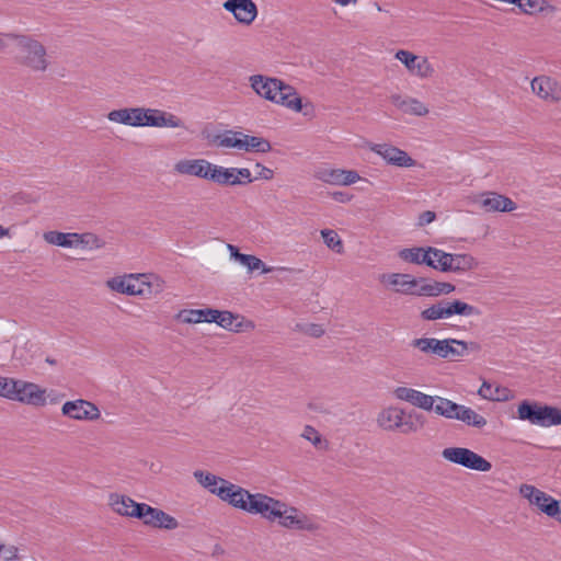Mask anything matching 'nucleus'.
Here are the masks:
<instances>
[{
    "instance_id": "6e6d98bb",
    "label": "nucleus",
    "mask_w": 561,
    "mask_h": 561,
    "mask_svg": "<svg viewBox=\"0 0 561 561\" xmlns=\"http://www.w3.org/2000/svg\"><path fill=\"white\" fill-rule=\"evenodd\" d=\"M227 249L230 253V257L240 263V257H242L244 253H240L239 249L233 244H228Z\"/></svg>"
},
{
    "instance_id": "603ef678",
    "label": "nucleus",
    "mask_w": 561,
    "mask_h": 561,
    "mask_svg": "<svg viewBox=\"0 0 561 561\" xmlns=\"http://www.w3.org/2000/svg\"><path fill=\"white\" fill-rule=\"evenodd\" d=\"M305 332L310 336L320 337L325 331L322 325L312 323L307 325Z\"/></svg>"
},
{
    "instance_id": "f8f14e48",
    "label": "nucleus",
    "mask_w": 561,
    "mask_h": 561,
    "mask_svg": "<svg viewBox=\"0 0 561 561\" xmlns=\"http://www.w3.org/2000/svg\"><path fill=\"white\" fill-rule=\"evenodd\" d=\"M61 415L79 422L98 421L101 417V411L98 405L84 399L66 401L61 407Z\"/></svg>"
},
{
    "instance_id": "3c124183",
    "label": "nucleus",
    "mask_w": 561,
    "mask_h": 561,
    "mask_svg": "<svg viewBox=\"0 0 561 561\" xmlns=\"http://www.w3.org/2000/svg\"><path fill=\"white\" fill-rule=\"evenodd\" d=\"M0 556H2L5 561H15L19 559V549L14 546L5 547L3 545V550Z\"/></svg>"
},
{
    "instance_id": "4468645a",
    "label": "nucleus",
    "mask_w": 561,
    "mask_h": 561,
    "mask_svg": "<svg viewBox=\"0 0 561 561\" xmlns=\"http://www.w3.org/2000/svg\"><path fill=\"white\" fill-rule=\"evenodd\" d=\"M368 149L390 165L413 168L416 164V161L407 151L390 144H369Z\"/></svg>"
},
{
    "instance_id": "2eb2a0df",
    "label": "nucleus",
    "mask_w": 561,
    "mask_h": 561,
    "mask_svg": "<svg viewBox=\"0 0 561 561\" xmlns=\"http://www.w3.org/2000/svg\"><path fill=\"white\" fill-rule=\"evenodd\" d=\"M33 407L46 405V389L34 382L15 379L13 400Z\"/></svg>"
},
{
    "instance_id": "a18cd8bd",
    "label": "nucleus",
    "mask_w": 561,
    "mask_h": 561,
    "mask_svg": "<svg viewBox=\"0 0 561 561\" xmlns=\"http://www.w3.org/2000/svg\"><path fill=\"white\" fill-rule=\"evenodd\" d=\"M301 437L310 442L314 447H320L323 442L321 434L311 425L304 427Z\"/></svg>"
},
{
    "instance_id": "473e14b6",
    "label": "nucleus",
    "mask_w": 561,
    "mask_h": 561,
    "mask_svg": "<svg viewBox=\"0 0 561 561\" xmlns=\"http://www.w3.org/2000/svg\"><path fill=\"white\" fill-rule=\"evenodd\" d=\"M448 272L465 273L478 266V261L467 253H450Z\"/></svg>"
},
{
    "instance_id": "39448f33",
    "label": "nucleus",
    "mask_w": 561,
    "mask_h": 561,
    "mask_svg": "<svg viewBox=\"0 0 561 561\" xmlns=\"http://www.w3.org/2000/svg\"><path fill=\"white\" fill-rule=\"evenodd\" d=\"M4 36L15 43L20 54L19 60L22 65L41 72L48 68L47 51L39 41L32 36L18 33H8Z\"/></svg>"
},
{
    "instance_id": "de8ad7c7",
    "label": "nucleus",
    "mask_w": 561,
    "mask_h": 561,
    "mask_svg": "<svg viewBox=\"0 0 561 561\" xmlns=\"http://www.w3.org/2000/svg\"><path fill=\"white\" fill-rule=\"evenodd\" d=\"M234 174L237 180L240 181L239 185H247L255 181L252 176L250 169L234 167Z\"/></svg>"
},
{
    "instance_id": "393cba45",
    "label": "nucleus",
    "mask_w": 561,
    "mask_h": 561,
    "mask_svg": "<svg viewBox=\"0 0 561 561\" xmlns=\"http://www.w3.org/2000/svg\"><path fill=\"white\" fill-rule=\"evenodd\" d=\"M393 396L400 401L410 403L411 405L431 412L434 396H430L420 390L410 387H397Z\"/></svg>"
},
{
    "instance_id": "5fc2aeb1",
    "label": "nucleus",
    "mask_w": 561,
    "mask_h": 561,
    "mask_svg": "<svg viewBox=\"0 0 561 561\" xmlns=\"http://www.w3.org/2000/svg\"><path fill=\"white\" fill-rule=\"evenodd\" d=\"M436 218V215L434 211L426 210L423 211L419 217V226H426L431 222H433Z\"/></svg>"
},
{
    "instance_id": "0e129e2a",
    "label": "nucleus",
    "mask_w": 561,
    "mask_h": 561,
    "mask_svg": "<svg viewBox=\"0 0 561 561\" xmlns=\"http://www.w3.org/2000/svg\"><path fill=\"white\" fill-rule=\"evenodd\" d=\"M3 545H0V554L2 553Z\"/></svg>"
},
{
    "instance_id": "7ed1b4c3",
    "label": "nucleus",
    "mask_w": 561,
    "mask_h": 561,
    "mask_svg": "<svg viewBox=\"0 0 561 561\" xmlns=\"http://www.w3.org/2000/svg\"><path fill=\"white\" fill-rule=\"evenodd\" d=\"M112 291L128 296L150 298L164 289V280L156 274H125L114 276L106 280Z\"/></svg>"
},
{
    "instance_id": "7c9ffc66",
    "label": "nucleus",
    "mask_w": 561,
    "mask_h": 561,
    "mask_svg": "<svg viewBox=\"0 0 561 561\" xmlns=\"http://www.w3.org/2000/svg\"><path fill=\"white\" fill-rule=\"evenodd\" d=\"M243 133L232 129L225 130L214 138V144L219 148L237 149L242 151Z\"/></svg>"
},
{
    "instance_id": "0eeeda50",
    "label": "nucleus",
    "mask_w": 561,
    "mask_h": 561,
    "mask_svg": "<svg viewBox=\"0 0 561 561\" xmlns=\"http://www.w3.org/2000/svg\"><path fill=\"white\" fill-rule=\"evenodd\" d=\"M517 414L519 420L528 421L533 425L541 427L561 425V411L554 407L525 400L518 404Z\"/></svg>"
},
{
    "instance_id": "9d476101",
    "label": "nucleus",
    "mask_w": 561,
    "mask_h": 561,
    "mask_svg": "<svg viewBox=\"0 0 561 561\" xmlns=\"http://www.w3.org/2000/svg\"><path fill=\"white\" fill-rule=\"evenodd\" d=\"M519 494L549 517L558 519L561 514L559 501L531 484H522Z\"/></svg>"
},
{
    "instance_id": "aec40b11",
    "label": "nucleus",
    "mask_w": 561,
    "mask_h": 561,
    "mask_svg": "<svg viewBox=\"0 0 561 561\" xmlns=\"http://www.w3.org/2000/svg\"><path fill=\"white\" fill-rule=\"evenodd\" d=\"M222 8L244 25H250L257 16V7L252 0H226Z\"/></svg>"
},
{
    "instance_id": "09e8293b",
    "label": "nucleus",
    "mask_w": 561,
    "mask_h": 561,
    "mask_svg": "<svg viewBox=\"0 0 561 561\" xmlns=\"http://www.w3.org/2000/svg\"><path fill=\"white\" fill-rule=\"evenodd\" d=\"M145 107H130L131 127H145Z\"/></svg>"
},
{
    "instance_id": "1a4fd4ad",
    "label": "nucleus",
    "mask_w": 561,
    "mask_h": 561,
    "mask_svg": "<svg viewBox=\"0 0 561 561\" xmlns=\"http://www.w3.org/2000/svg\"><path fill=\"white\" fill-rule=\"evenodd\" d=\"M405 412L403 409L389 405L383 408L377 415V425L383 431H400L403 434H411L417 431V426L412 422L404 420Z\"/></svg>"
},
{
    "instance_id": "423d86ee",
    "label": "nucleus",
    "mask_w": 561,
    "mask_h": 561,
    "mask_svg": "<svg viewBox=\"0 0 561 561\" xmlns=\"http://www.w3.org/2000/svg\"><path fill=\"white\" fill-rule=\"evenodd\" d=\"M431 411L448 420H457L468 426L482 428L486 425V419L471 408L456 403L447 398L434 396Z\"/></svg>"
},
{
    "instance_id": "37998d69",
    "label": "nucleus",
    "mask_w": 561,
    "mask_h": 561,
    "mask_svg": "<svg viewBox=\"0 0 561 561\" xmlns=\"http://www.w3.org/2000/svg\"><path fill=\"white\" fill-rule=\"evenodd\" d=\"M504 391L505 390H501L499 387L493 389L491 383H488L484 381L482 383V386L480 387L478 393L482 398L488 399V400L504 401V400L508 399V397L506 394H504Z\"/></svg>"
},
{
    "instance_id": "20e7f679",
    "label": "nucleus",
    "mask_w": 561,
    "mask_h": 561,
    "mask_svg": "<svg viewBox=\"0 0 561 561\" xmlns=\"http://www.w3.org/2000/svg\"><path fill=\"white\" fill-rule=\"evenodd\" d=\"M411 345L425 354H434L440 358L463 357L469 352H479L481 346L477 342H466L457 339L438 340L435 337H419Z\"/></svg>"
},
{
    "instance_id": "4be33fe9",
    "label": "nucleus",
    "mask_w": 561,
    "mask_h": 561,
    "mask_svg": "<svg viewBox=\"0 0 561 561\" xmlns=\"http://www.w3.org/2000/svg\"><path fill=\"white\" fill-rule=\"evenodd\" d=\"M533 92L546 102L561 101V84L547 76L535 77L531 82Z\"/></svg>"
},
{
    "instance_id": "2f4dec72",
    "label": "nucleus",
    "mask_w": 561,
    "mask_h": 561,
    "mask_svg": "<svg viewBox=\"0 0 561 561\" xmlns=\"http://www.w3.org/2000/svg\"><path fill=\"white\" fill-rule=\"evenodd\" d=\"M398 256L407 263H412L416 265H426L427 263H432L427 253V247H412L404 248L398 252Z\"/></svg>"
},
{
    "instance_id": "680f3d73",
    "label": "nucleus",
    "mask_w": 561,
    "mask_h": 561,
    "mask_svg": "<svg viewBox=\"0 0 561 561\" xmlns=\"http://www.w3.org/2000/svg\"><path fill=\"white\" fill-rule=\"evenodd\" d=\"M520 0H501V2H505V3H511V4H515L518 3Z\"/></svg>"
},
{
    "instance_id": "f03ea898",
    "label": "nucleus",
    "mask_w": 561,
    "mask_h": 561,
    "mask_svg": "<svg viewBox=\"0 0 561 561\" xmlns=\"http://www.w3.org/2000/svg\"><path fill=\"white\" fill-rule=\"evenodd\" d=\"M249 84L263 100L297 113L302 110V101L297 90L279 78L252 75L249 77Z\"/></svg>"
},
{
    "instance_id": "4c0bfd02",
    "label": "nucleus",
    "mask_w": 561,
    "mask_h": 561,
    "mask_svg": "<svg viewBox=\"0 0 561 561\" xmlns=\"http://www.w3.org/2000/svg\"><path fill=\"white\" fill-rule=\"evenodd\" d=\"M44 240L53 245L75 249V232L48 231L44 233Z\"/></svg>"
},
{
    "instance_id": "b1692460",
    "label": "nucleus",
    "mask_w": 561,
    "mask_h": 561,
    "mask_svg": "<svg viewBox=\"0 0 561 561\" xmlns=\"http://www.w3.org/2000/svg\"><path fill=\"white\" fill-rule=\"evenodd\" d=\"M381 280L393 287L394 290L399 294L419 296L417 290L420 286V278L413 277L410 274H386L382 275Z\"/></svg>"
},
{
    "instance_id": "412c9836",
    "label": "nucleus",
    "mask_w": 561,
    "mask_h": 561,
    "mask_svg": "<svg viewBox=\"0 0 561 561\" xmlns=\"http://www.w3.org/2000/svg\"><path fill=\"white\" fill-rule=\"evenodd\" d=\"M213 162L203 159H181L175 162L173 170L180 175L196 176L208 181Z\"/></svg>"
},
{
    "instance_id": "a19ab883",
    "label": "nucleus",
    "mask_w": 561,
    "mask_h": 561,
    "mask_svg": "<svg viewBox=\"0 0 561 561\" xmlns=\"http://www.w3.org/2000/svg\"><path fill=\"white\" fill-rule=\"evenodd\" d=\"M320 233H321L324 244L329 249L335 251L336 253L343 252V250H344L343 242L336 231H334L332 229H322L320 231Z\"/></svg>"
},
{
    "instance_id": "6e6552de",
    "label": "nucleus",
    "mask_w": 561,
    "mask_h": 561,
    "mask_svg": "<svg viewBox=\"0 0 561 561\" xmlns=\"http://www.w3.org/2000/svg\"><path fill=\"white\" fill-rule=\"evenodd\" d=\"M442 457L455 465L470 470L488 472L492 465L485 458L466 447H447L442 451Z\"/></svg>"
},
{
    "instance_id": "8fccbe9b",
    "label": "nucleus",
    "mask_w": 561,
    "mask_h": 561,
    "mask_svg": "<svg viewBox=\"0 0 561 561\" xmlns=\"http://www.w3.org/2000/svg\"><path fill=\"white\" fill-rule=\"evenodd\" d=\"M254 167L257 170V175L254 176L255 181L256 180L270 181L274 178V171L272 169L263 165L260 162H256Z\"/></svg>"
},
{
    "instance_id": "c85d7f7f",
    "label": "nucleus",
    "mask_w": 561,
    "mask_h": 561,
    "mask_svg": "<svg viewBox=\"0 0 561 561\" xmlns=\"http://www.w3.org/2000/svg\"><path fill=\"white\" fill-rule=\"evenodd\" d=\"M456 287L451 283L428 280L420 277L419 296L438 297L455 291Z\"/></svg>"
},
{
    "instance_id": "ea45409f",
    "label": "nucleus",
    "mask_w": 561,
    "mask_h": 561,
    "mask_svg": "<svg viewBox=\"0 0 561 561\" xmlns=\"http://www.w3.org/2000/svg\"><path fill=\"white\" fill-rule=\"evenodd\" d=\"M516 7L525 14L534 15L543 12L552 7L547 0H520Z\"/></svg>"
},
{
    "instance_id": "72a5a7b5",
    "label": "nucleus",
    "mask_w": 561,
    "mask_h": 561,
    "mask_svg": "<svg viewBox=\"0 0 561 561\" xmlns=\"http://www.w3.org/2000/svg\"><path fill=\"white\" fill-rule=\"evenodd\" d=\"M445 306L447 309L448 318L454 316L476 317L480 314V310L477 307L458 299L445 300Z\"/></svg>"
},
{
    "instance_id": "f704fd0d",
    "label": "nucleus",
    "mask_w": 561,
    "mask_h": 561,
    "mask_svg": "<svg viewBox=\"0 0 561 561\" xmlns=\"http://www.w3.org/2000/svg\"><path fill=\"white\" fill-rule=\"evenodd\" d=\"M427 253H428V256L432 261V263H427V266L433 268V270H436V271H439V272H443V273H448V268H450V265L448 264L449 262V256H450V253H447L445 251H443L442 249H438V248H434V247H427Z\"/></svg>"
},
{
    "instance_id": "c756f323",
    "label": "nucleus",
    "mask_w": 561,
    "mask_h": 561,
    "mask_svg": "<svg viewBox=\"0 0 561 561\" xmlns=\"http://www.w3.org/2000/svg\"><path fill=\"white\" fill-rule=\"evenodd\" d=\"M208 181L220 186H239L240 183L234 174V167H224L215 163L211 164Z\"/></svg>"
},
{
    "instance_id": "c9c22d12",
    "label": "nucleus",
    "mask_w": 561,
    "mask_h": 561,
    "mask_svg": "<svg viewBox=\"0 0 561 561\" xmlns=\"http://www.w3.org/2000/svg\"><path fill=\"white\" fill-rule=\"evenodd\" d=\"M105 245V242L92 232L78 233L75 232V249L99 250Z\"/></svg>"
},
{
    "instance_id": "4d7b16f0",
    "label": "nucleus",
    "mask_w": 561,
    "mask_h": 561,
    "mask_svg": "<svg viewBox=\"0 0 561 561\" xmlns=\"http://www.w3.org/2000/svg\"><path fill=\"white\" fill-rule=\"evenodd\" d=\"M61 399V396L60 394H57V393H49L47 394L46 393V404L47 403H50V404H56L60 401Z\"/></svg>"
},
{
    "instance_id": "a878e982",
    "label": "nucleus",
    "mask_w": 561,
    "mask_h": 561,
    "mask_svg": "<svg viewBox=\"0 0 561 561\" xmlns=\"http://www.w3.org/2000/svg\"><path fill=\"white\" fill-rule=\"evenodd\" d=\"M390 101L404 114L422 117L426 116L430 112L428 106L416 98L392 94Z\"/></svg>"
},
{
    "instance_id": "13d9d810",
    "label": "nucleus",
    "mask_w": 561,
    "mask_h": 561,
    "mask_svg": "<svg viewBox=\"0 0 561 561\" xmlns=\"http://www.w3.org/2000/svg\"><path fill=\"white\" fill-rule=\"evenodd\" d=\"M337 4L346 7L348 4H355L357 0H334Z\"/></svg>"
},
{
    "instance_id": "f257e3e1",
    "label": "nucleus",
    "mask_w": 561,
    "mask_h": 561,
    "mask_svg": "<svg viewBox=\"0 0 561 561\" xmlns=\"http://www.w3.org/2000/svg\"><path fill=\"white\" fill-rule=\"evenodd\" d=\"M219 500L234 510L249 515H259L268 523L277 522L280 527L288 530L311 533L319 529L316 518L301 512L296 506L288 505L286 502L265 493H252L230 481Z\"/></svg>"
},
{
    "instance_id": "49530a36",
    "label": "nucleus",
    "mask_w": 561,
    "mask_h": 561,
    "mask_svg": "<svg viewBox=\"0 0 561 561\" xmlns=\"http://www.w3.org/2000/svg\"><path fill=\"white\" fill-rule=\"evenodd\" d=\"M14 387H15V379L8 378V377H0V397L12 401Z\"/></svg>"
},
{
    "instance_id": "a211bd4d",
    "label": "nucleus",
    "mask_w": 561,
    "mask_h": 561,
    "mask_svg": "<svg viewBox=\"0 0 561 561\" xmlns=\"http://www.w3.org/2000/svg\"><path fill=\"white\" fill-rule=\"evenodd\" d=\"M214 318V323L233 333L251 331L255 327L253 321L228 310L216 309Z\"/></svg>"
},
{
    "instance_id": "cd10ccee",
    "label": "nucleus",
    "mask_w": 561,
    "mask_h": 561,
    "mask_svg": "<svg viewBox=\"0 0 561 561\" xmlns=\"http://www.w3.org/2000/svg\"><path fill=\"white\" fill-rule=\"evenodd\" d=\"M215 310L213 308L182 309L175 314V320L184 324L214 323Z\"/></svg>"
},
{
    "instance_id": "5701e85b",
    "label": "nucleus",
    "mask_w": 561,
    "mask_h": 561,
    "mask_svg": "<svg viewBox=\"0 0 561 561\" xmlns=\"http://www.w3.org/2000/svg\"><path fill=\"white\" fill-rule=\"evenodd\" d=\"M145 503H138L131 497L119 494L111 493L108 495V506L114 513L124 517L137 518L142 515Z\"/></svg>"
},
{
    "instance_id": "e2e57ef3",
    "label": "nucleus",
    "mask_w": 561,
    "mask_h": 561,
    "mask_svg": "<svg viewBox=\"0 0 561 561\" xmlns=\"http://www.w3.org/2000/svg\"><path fill=\"white\" fill-rule=\"evenodd\" d=\"M378 11H382L381 7L378 3H375Z\"/></svg>"
},
{
    "instance_id": "c03bdc74",
    "label": "nucleus",
    "mask_w": 561,
    "mask_h": 561,
    "mask_svg": "<svg viewBox=\"0 0 561 561\" xmlns=\"http://www.w3.org/2000/svg\"><path fill=\"white\" fill-rule=\"evenodd\" d=\"M106 117L112 123L131 126L130 107L113 110L107 113Z\"/></svg>"
},
{
    "instance_id": "6ab92c4d",
    "label": "nucleus",
    "mask_w": 561,
    "mask_h": 561,
    "mask_svg": "<svg viewBox=\"0 0 561 561\" xmlns=\"http://www.w3.org/2000/svg\"><path fill=\"white\" fill-rule=\"evenodd\" d=\"M145 127L156 128H182L184 127L183 121L170 113L159 108L145 107L144 112Z\"/></svg>"
},
{
    "instance_id": "f3484780",
    "label": "nucleus",
    "mask_w": 561,
    "mask_h": 561,
    "mask_svg": "<svg viewBox=\"0 0 561 561\" xmlns=\"http://www.w3.org/2000/svg\"><path fill=\"white\" fill-rule=\"evenodd\" d=\"M141 513L142 515H139L138 519H140L146 526L165 530H174L180 526V523L175 517L158 507L150 506L149 504L145 503Z\"/></svg>"
},
{
    "instance_id": "864d4df0",
    "label": "nucleus",
    "mask_w": 561,
    "mask_h": 561,
    "mask_svg": "<svg viewBox=\"0 0 561 561\" xmlns=\"http://www.w3.org/2000/svg\"><path fill=\"white\" fill-rule=\"evenodd\" d=\"M331 197L337 203L346 204L350 203L354 196L346 192L336 191L331 194Z\"/></svg>"
},
{
    "instance_id": "dca6fc26",
    "label": "nucleus",
    "mask_w": 561,
    "mask_h": 561,
    "mask_svg": "<svg viewBox=\"0 0 561 561\" xmlns=\"http://www.w3.org/2000/svg\"><path fill=\"white\" fill-rule=\"evenodd\" d=\"M471 199L488 213H510L516 209V204L510 197L496 192H482L473 195Z\"/></svg>"
},
{
    "instance_id": "79ce46f5",
    "label": "nucleus",
    "mask_w": 561,
    "mask_h": 561,
    "mask_svg": "<svg viewBox=\"0 0 561 561\" xmlns=\"http://www.w3.org/2000/svg\"><path fill=\"white\" fill-rule=\"evenodd\" d=\"M240 264L245 266L250 273L255 270H262L264 274L273 271V267L266 266L261 259L252 254H243V256L240 257Z\"/></svg>"
},
{
    "instance_id": "bf43d9fd",
    "label": "nucleus",
    "mask_w": 561,
    "mask_h": 561,
    "mask_svg": "<svg viewBox=\"0 0 561 561\" xmlns=\"http://www.w3.org/2000/svg\"><path fill=\"white\" fill-rule=\"evenodd\" d=\"M7 33H0V50L4 49L5 48V43H4V39H8L4 35Z\"/></svg>"
},
{
    "instance_id": "052dcab7",
    "label": "nucleus",
    "mask_w": 561,
    "mask_h": 561,
    "mask_svg": "<svg viewBox=\"0 0 561 561\" xmlns=\"http://www.w3.org/2000/svg\"><path fill=\"white\" fill-rule=\"evenodd\" d=\"M8 233V230L0 225V239Z\"/></svg>"
},
{
    "instance_id": "58836bf2",
    "label": "nucleus",
    "mask_w": 561,
    "mask_h": 561,
    "mask_svg": "<svg viewBox=\"0 0 561 561\" xmlns=\"http://www.w3.org/2000/svg\"><path fill=\"white\" fill-rule=\"evenodd\" d=\"M420 317L424 321H436V320H442V319H449L447 309L445 306V300L437 301L436 304H433L430 307L423 309L421 311Z\"/></svg>"
},
{
    "instance_id": "bb28decb",
    "label": "nucleus",
    "mask_w": 561,
    "mask_h": 561,
    "mask_svg": "<svg viewBox=\"0 0 561 561\" xmlns=\"http://www.w3.org/2000/svg\"><path fill=\"white\" fill-rule=\"evenodd\" d=\"M194 478L197 480V482L206 489L209 493L216 495L218 499L222 493L225 492V488L229 483L228 480L218 477L214 473H210L208 471L203 470H196L194 471Z\"/></svg>"
},
{
    "instance_id": "ddd939ff",
    "label": "nucleus",
    "mask_w": 561,
    "mask_h": 561,
    "mask_svg": "<svg viewBox=\"0 0 561 561\" xmlns=\"http://www.w3.org/2000/svg\"><path fill=\"white\" fill-rule=\"evenodd\" d=\"M316 180L335 186H350L357 183L362 178L355 170H346L330 167H320L314 170Z\"/></svg>"
},
{
    "instance_id": "9b49d317",
    "label": "nucleus",
    "mask_w": 561,
    "mask_h": 561,
    "mask_svg": "<svg viewBox=\"0 0 561 561\" xmlns=\"http://www.w3.org/2000/svg\"><path fill=\"white\" fill-rule=\"evenodd\" d=\"M394 58L404 65L408 72L420 80L431 79L435 69L425 56H419L410 50L400 49L396 53Z\"/></svg>"
},
{
    "instance_id": "e433bc0d",
    "label": "nucleus",
    "mask_w": 561,
    "mask_h": 561,
    "mask_svg": "<svg viewBox=\"0 0 561 561\" xmlns=\"http://www.w3.org/2000/svg\"><path fill=\"white\" fill-rule=\"evenodd\" d=\"M272 150L271 142L257 136H250L243 133L242 151L266 153Z\"/></svg>"
}]
</instances>
